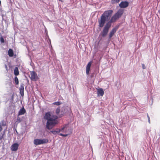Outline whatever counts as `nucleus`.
<instances>
[{
  "label": "nucleus",
  "mask_w": 160,
  "mask_h": 160,
  "mask_svg": "<svg viewBox=\"0 0 160 160\" xmlns=\"http://www.w3.org/2000/svg\"><path fill=\"white\" fill-rule=\"evenodd\" d=\"M112 12L113 11L112 10L106 11L104 12L100 17V19L98 20L99 27L102 28L104 26L106 22L110 18Z\"/></svg>",
  "instance_id": "2"
},
{
  "label": "nucleus",
  "mask_w": 160,
  "mask_h": 160,
  "mask_svg": "<svg viewBox=\"0 0 160 160\" xmlns=\"http://www.w3.org/2000/svg\"><path fill=\"white\" fill-rule=\"evenodd\" d=\"M142 68L143 69H145L146 68V66L143 64H142Z\"/></svg>",
  "instance_id": "26"
},
{
  "label": "nucleus",
  "mask_w": 160,
  "mask_h": 160,
  "mask_svg": "<svg viewBox=\"0 0 160 160\" xmlns=\"http://www.w3.org/2000/svg\"><path fill=\"white\" fill-rule=\"evenodd\" d=\"M8 55L10 57H12L13 55V50L11 49H9L8 51Z\"/></svg>",
  "instance_id": "17"
},
{
  "label": "nucleus",
  "mask_w": 160,
  "mask_h": 160,
  "mask_svg": "<svg viewBox=\"0 0 160 160\" xmlns=\"http://www.w3.org/2000/svg\"><path fill=\"white\" fill-rule=\"evenodd\" d=\"M2 126H1V125H0V132L2 130Z\"/></svg>",
  "instance_id": "27"
},
{
  "label": "nucleus",
  "mask_w": 160,
  "mask_h": 160,
  "mask_svg": "<svg viewBox=\"0 0 160 160\" xmlns=\"http://www.w3.org/2000/svg\"><path fill=\"white\" fill-rule=\"evenodd\" d=\"M20 118H19L18 119V120H20Z\"/></svg>",
  "instance_id": "31"
},
{
  "label": "nucleus",
  "mask_w": 160,
  "mask_h": 160,
  "mask_svg": "<svg viewBox=\"0 0 160 160\" xmlns=\"http://www.w3.org/2000/svg\"><path fill=\"white\" fill-rule=\"evenodd\" d=\"M123 12V10L121 9L119 10L117 12L111 17L110 20L108 22H109L110 24H111V23L115 22L121 16Z\"/></svg>",
  "instance_id": "3"
},
{
  "label": "nucleus",
  "mask_w": 160,
  "mask_h": 160,
  "mask_svg": "<svg viewBox=\"0 0 160 160\" xmlns=\"http://www.w3.org/2000/svg\"><path fill=\"white\" fill-rule=\"evenodd\" d=\"M98 95L99 96H102L104 94V92L102 88L98 89Z\"/></svg>",
  "instance_id": "12"
},
{
  "label": "nucleus",
  "mask_w": 160,
  "mask_h": 160,
  "mask_svg": "<svg viewBox=\"0 0 160 160\" xmlns=\"http://www.w3.org/2000/svg\"><path fill=\"white\" fill-rule=\"evenodd\" d=\"M26 112V110L24 108L21 109L19 111L18 115H21L24 114Z\"/></svg>",
  "instance_id": "14"
},
{
  "label": "nucleus",
  "mask_w": 160,
  "mask_h": 160,
  "mask_svg": "<svg viewBox=\"0 0 160 160\" xmlns=\"http://www.w3.org/2000/svg\"><path fill=\"white\" fill-rule=\"evenodd\" d=\"M91 65V62H89L86 68V73L88 75L89 73V71L90 69V67Z\"/></svg>",
  "instance_id": "11"
},
{
  "label": "nucleus",
  "mask_w": 160,
  "mask_h": 160,
  "mask_svg": "<svg viewBox=\"0 0 160 160\" xmlns=\"http://www.w3.org/2000/svg\"><path fill=\"white\" fill-rule=\"evenodd\" d=\"M31 79L32 80H36L38 79V76L37 73L34 71H32L30 72Z\"/></svg>",
  "instance_id": "7"
},
{
  "label": "nucleus",
  "mask_w": 160,
  "mask_h": 160,
  "mask_svg": "<svg viewBox=\"0 0 160 160\" xmlns=\"http://www.w3.org/2000/svg\"><path fill=\"white\" fill-rule=\"evenodd\" d=\"M116 31V29L115 28H113L112 29L111 31L109 33V38H111L114 34Z\"/></svg>",
  "instance_id": "13"
},
{
  "label": "nucleus",
  "mask_w": 160,
  "mask_h": 160,
  "mask_svg": "<svg viewBox=\"0 0 160 160\" xmlns=\"http://www.w3.org/2000/svg\"><path fill=\"white\" fill-rule=\"evenodd\" d=\"M5 68H6V70H7L8 67H7V65L5 64Z\"/></svg>",
  "instance_id": "28"
},
{
  "label": "nucleus",
  "mask_w": 160,
  "mask_h": 160,
  "mask_svg": "<svg viewBox=\"0 0 160 160\" xmlns=\"http://www.w3.org/2000/svg\"><path fill=\"white\" fill-rule=\"evenodd\" d=\"M48 142V139H36L34 140L33 143L36 145H38L47 143Z\"/></svg>",
  "instance_id": "5"
},
{
  "label": "nucleus",
  "mask_w": 160,
  "mask_h": 160,
  "mask_svg": "<svg viewBox=\"0 0 160 160\" xmlns=\"http://www.w3.org/2000/svg\"><path fill=\"white\" fill-rule=\"evenodd\" d=\"M128 4L129 3L128 2H122L119 4V6L121 8H126L128 6Z\"/></svg>",
  "instance_id": "9"
},
{
  "label": "nucleus",
  "mask_w": 160,
  "mask_h": 160,
  "mask_svg": "<svg viewBox=\"0 0 160 160\" xmlns=\"http://www.w3.org/2000/svg\"><path fill=\"white\" fill-rule=\"evenodd\" d=\"M60 112V108H58L56 110V113L57 115H59Z\"/></svg>",
  "instance_id": "23"
},
{
  "label": "nucleus",
  "mask_w": 160,
  "mask_h": 160,
  "mask_svg": "<svg viewBox=\"0 0 160 160\" xmlns=\"http://www.w3.org/2000/svg\"><path fill=\"white\" fill-rule=\"evenodd\" d=\"M120 0H111V2L112 4H115L118 3Z\"/></svg>",
  "instance_id": "19"
},
{
  "label": "nucleus",
  "mask_w": 160,
  "mask_h": 160,
  "mask_svg": "<svg viewBox=\"0 0 160 160\" xmlns=\"http://www.w3.org/2000/svg\"><path fill=\"white\" fill-rule=\"evenodd\" d=\"M69 129H71L69 128L68 125H65L63 128H62L61 129L59 130V132L61 131L63 132L68 133L69 132V131L68 130Z\"/></svg>",
  "instance_id": "6"
},
{
  "label": "nucleus",
  "mask_w": 160,
  "mask_h": 160,
  "mask_svg": "<svg viewBox=\"0 0 160 160\" xmlns=\"http://www.w3.org/2000/svg\"><path fill=\"white\" fill-rule=\"evenodd\" d=\"M19 118L18 117V119Z\"/></svg>",
  "instance_id": "30"
},
{
  "label": "nucleus",
  "mask_w": 160,
  "mask_h": 160,
  "mask_svg": "<svg viewBox=\"0 0 160 160\" xmlns=\"http://www.w3.org/2000/svg\"><path fill=\"white\" fill-rule=\"evenodd\" d=\"M111 26V24H110L109 22H107L106 23L102 32V37H105L107 34Z\"/></svg>",
  "instance_id": "4"
},
{
  "label": "nucleus",
  "mask_w": 160,
  "mask_h": 160,
  "mask_svg": "<svg viewBox=\"0 0 160 160\" xmlns=\"http://www.w3.org/2000/svg\"><path fill=\"white\" fill-rule=\"evenodd\" d=\"M0 125H1L2 127H6L5 129H7V128L6 127V123L5 121L2 120L1 121L0 123Z\"/></svg>",
  "instance_id": "16"
},
{
  "label": "nucleus",
  "mask_w": 160,
  "mask_h": 160,
  "mask_svg": "<svg viewBox=\"0 0 160 160\" xmlns=\"http://www.w3.org/2000/svg\"><path fill=\"white\" fill-rule=\"evenodd\" d=\"M14 81L16 84L18 85L19 83L17 77H15L14 78Z\"/></svg>",
  "instance_id": "21"
},
{
  "label": "nucleus",
  "mask_w": 160,
  "mask_h": 160,
  "mask_svg": "<svg viewBox=\"0 0 160 160\" xmlns=\"http://www.w3.org/2000/svg\"><path fill=\"white\" fill-rule=\"evenodd\" d=\"M1 1L0 0V5H1Z\"/></svg>",
  "instance_id": "29"
},
{
  "label": "nucleus",
  "mask_w": 160,
  "mask_h": 160,
  "mask_svg": "<svg viewBox=\"0 0 160 160\" xmlns=\"http://www.w3.org/2000/svg\"><path fill=\"white\" fill-rule=\"evenodd\" d=\"M44 118L47 120L46 128L48 130L52 129L58 123V117L55 115H52L49 112L45 113Z\"/></svg>",
  "instance_id": "1"
},
{
  "label": "nucleus",
  "mask_w": 160,
  "mask_h": 160,
  "mask_svg": "<svg viewBox=\"0 0 160 160\" xmlns=\"http://www.w3.org/2000/svg\"><path fill=\"white\" fill-rule=\"evenodd\" d=\"M52 104L54 105L59 106L61 104V102H53Z\"/></svg>",
  "instance_id": "20"
},
{
  "label": "nucleus",
  "mask_w": 160,
  "mask_h": 160,
  "mask_svg": "<svg viewBox=\"0 0 160 160\" xmlns=\"http://www.w3.org/2000/svg\"><path fill=\"white\" fill-rule=\"evenodd\" d=\"M0 41L1 42H4V40L3 38H1L0 39Z\"/></svg>",
  "instance_id": "25"
},
{
  "label": "nucleus",
  "mask_w": 160,
  "mask_h": 160,
  "mask_svg": "<svg viewBox=\"0 0 160 160\" xmlns=\"http://www.w3.org/2000/svg\"><path fill=\"white\" fill-rule=\"evenodd\" d=\"M19 147V144L17 143H15L13 144L11 147V149L13 151H16L17 150Z\"/></svg>",
  "instance_id": "8"
},
{
  "label": "nucleus",
  "mask_w": 160,
  "mask_h": 160,
  "mask_svg": "<svg viewBox=\"0 0 160 160\" xmlns=\"http://www.w3.org/2000/svg\"><path fill=\"white\" fill-rule=\"evenodd\" d=\"M24 84L22 83L19 88L20 93L22 96H24Z\"/></svg>",
  "instance_id": "10"
},
{
  "label": "nucleus",
  "mask_w": 160,
  "mask_h": 160,
  "mask_svg": "<svg viewBox=\"0 0 160 160\" xmlns=\"http://www.w3.org/2000/svg\"><path fill=\"white\" fill-rule=\"evenodd\" d=\"M60 132L58 131H56L55 130H52L50 131V132L52 133L53 134L55 135L57 134L58 133Z\"/></svg>",
  "instance_id": "22"
},
{
  "label": "nucleus",
  "mask_w": 160,
  "mask_h": 160,
  "mask_svg": "<svg viewBox=\"0 0 160 160\" xmlns=\"http://www.w3.org/2000/svg\"><path fill=\"white\" fill-rule=\"evenodd\" d=\"M68 130H69V133H66V134H63L62 133H60V135L61 136H63V137H64L68 136V135L72 133V129H69Z\"/></svg>",
  "instance_id": "15"
},
{
  "label": "nucleus",
  "mask_w": 160,
  "mask_h": 160,
  "mask_svg": "<svg viewBox=\"0 0 160 160\" xmlns=\"http://www.w3.org/2000/svg\"><path fill=\"white\" fill-rule=\"evenodd\" d=\"M19 74L18 68L16 67L14 70V74L15 76L18 75Z\"/></svg>",
  "instance_id": "18"
},
{
  "label": "nucleus",
  "mask_w": 160,
  "mask_h": 160,
  "mask_svg": "<svg viewBox=\"0 0 160 160\" xmlns=\"http://www.w3.org/2000/svg\"><path fill=\"white\" fill-rule=\"evenodd\" d=\"M147 117L148 118V122L149 123H150V117H149L148 114H147Z\"/></svg>",
  "instance_id": "24"
}]
</instances>
